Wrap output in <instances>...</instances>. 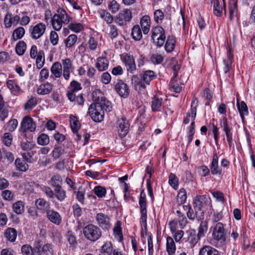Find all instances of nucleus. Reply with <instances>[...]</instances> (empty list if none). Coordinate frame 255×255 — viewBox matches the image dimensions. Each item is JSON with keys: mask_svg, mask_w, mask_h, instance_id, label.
I'll return each instance as SVG.
<instances>
[{"mask_svg": "<svg viewBox=\"0 0 255 255\" xmlns=\"http://www.w3.org/2000/svg\"><path fill=\"white\" fill-rule=\"evenodd\" d=\"M102 95L100 91H95L93 93V99L95 103L91 105L89 108V114L92 119L95 122H101L104 120V111L110 112L112 110L111 103L105 97L97 98V94Z\"/></svg>", "mask_w": 255, "mask_h": 255, "instance_id": "obj_1", "label": "nucleus"}, {"mask_svg": "<svg viewBox=\"0 0 255 255\" xmlns=\"http://www.w3.org/2000/svg\"><path fill=\"white\" fill-rule=\"evenodd\" d=\"M214 242L217 247H222L226 245L227 241L226 234L223 224L221 223H218L214 228L213 231Z\"/></svg>", "mask_w": 255, "mask_h": 255, "instance_id": "obj_2", "label": "nucleus"}, {"mask_svg": "<svg viewBox=\"0 0 255 255\" xmlns=\"http://www.w3.org/2000/svg\"><path fill=\"white\" fill-rule=\"evenodd\" d=\"M210 198L206 195H198L196 197L193 202V208L197 215L199 212V218L200 219L203 218L204 210L207 204L209 202Z\"/></svg>", "mask_w": 255, "mask_h": 255, "instance_id": "obj_3", "label": "nucleus"}, {"mask_svg": "<svg viewBox=\"0 0 255 255\" xmlns=\"http://www.w3.org/2000/svg\"><path fill=\"white\" fill-rule=\"evenodd\" d=\"M83 233L88 240L93 242L97 241L101 236L100 228L93 224L86 226L83 229Z\"/></svg>", "mask_w": 255, "mask_h": 255, "instance_id": "obj_4", "label": "nucleus"}, {"mask_svg": "<svg viewBox=\"0 0 255 255\" xmlns=\"http://www.w3.org/2000/svg\"><path fill=\"white\" fill-rule=\"evenodd\" d=\"M151 37L157 46H162L166 37L164 29L160 26H156L152 30Z\"/></svg>", "mask_w": 255, "mask_h": 255, "instance_id": "obj_5", "label": "nucleus"}, {"mask_svg": "<svg viewBox=\"0 0 255 255\" xmlns=\"http://www.w3.org/2000/svg\"><path fill=\"white\" fill-rule=\"evenodd\" d=\"M131 18V10L128 9H124L116 16L115 21L119 25H124L129 22Z\"/></svg>", "mask_w": 255, "mask_h": 255, "instance_id": "obj_6", "label": "nucleus"}, {"mask_svg": "<svg viewBox=\"0 0 255 255\" xmlns=\"http://www.w3.org/2000/svg\"><path fill=\"white\" fill-rule=\"evenodd\" d=\"M45 30L46 26L42 23H39L35 26H31L29 27L31 36L34 39L41 37L44 33Z\"/></svg>", "mask_w": 255, "mask_h": 255, "instance_id": "obj_7", "label": "nucleus"}, {"mask_svg": "<svg viewBox=\"0 0 255 255\" xmlns=\"http://www.w3.org/2000/svg\"><path fill=\"white\" fill-rule=\"evenodd\" d=\"M115 89L118 94L123 98H127L129 93V89L128 85L122 80H119L115 84Z\"/></svg>", "mask_w": 255, "mask_h": 255, "instance_id": "obj_8", "label": "nucleus"}, {"mask_svg": "<svg viewBox=\"0 0 255 255\" xmlns=\"http://www.w3.org/2000/svg\"><path fill=\"white\" fill-rule=\"evenodd\" d=\"M179 69L178 65L175 66L173 68V77L171 79L169 84L170 90L175 93H180L182 90V86L178 82L176 77L178 75V70Z\"/></svg>", "mask_w": 255, "mask_h": 255, "instance_id": "obj_9", "label": "nucleus"}, {"mask_svg": "<svg viewBox=\"0 0 255 255\" xmlns=\"http://www.w3.org/2000/svg\"><path fill=\"white\" fill-rule=\"evenodd\" d=\"M118 132L121 137L125 136L129 130V125L125 118L119 119L117 122Z\"/></svg>", "mask_w": 255, "mask_h": 255, "instance_id": "obj_10", "label": "nucleus"}, {"mask_svg": "<svg viewBox=\"0 0 255 255\" xmlns=\"http://www.w3.org/2000/svg\"><path fill=\"white\" fill-rule=\"evenodd\" d=\"M35 128L36 125L32 118L29 117H26L23 119L21 124L20 130L21 131L25 132L27 130H29L30 131H33L35 130Z\"/></svg>", "mask_w": 255, "mask_h": 255, "instance_id": "obj_11", "label": "nucleus"}, {"mask_svg": "<svg viewBox=\"0 0 255 255\" xmlns=\"http://www.w3.org/2000/svg\"><path fill=\"white\" fill-rule=\"evenodd\" d=\"M122 60L127 67L128 71L133 73L135 70V65L133 57L128 54L124 55Z\"/></svg>", "mask_w": 255, "mask_h": 255, "instance_id": "obj_12", "label": "nucleus"}, {"mask_svg": "<svg viewBox=\"0 0 255 255\" xmlns=\"http://www.w3.org/2000/svg\"><path fill=\"white\" fill-rule=\"evenodd\" d=\"M46 215L48 220L53 224L59 225L61 223L62 218L58 212L49 209L46 211Z\"/></svg>", "mask_w": 255, "mask_h": 255, "instance_id": "obj_13", "label": "nucleus"}, {"mask_svg": "<svg viewBox=\"0 0 255 255\" xmlns=\"http://www.w3.org/2000/svg\"><path fill=\"white\" fill-rule=\"evenodd\" d=\"M96 220L99 226L103 228L108 229L110 227V219L107 215L103 213L97 214Z\"/></svg>", "mask_w": 255, "mask_h": 255, "instance_id": "obj_14", "label": "nucleus"}, {"mask_svg": "<svg viewBox=\"0 0 255 255\" xmlns=\"http://www.w3.org/2000/svg\"><path fill=\"white\" fill-rule=\"evenodd\" d=\"M195 101H196V104H197V100L196 99H193V100L192 102L191 103V111L190 113L187 114L186 118L184 119L183 123L185 124H187L189 123L190 121V117H191L192 121H194L196 115V107L197 105H196L195 106L194 105H195Z\"/></svg>", "mask_w": 255, "mask_h": 255, "instance_id": "obj_15", "label": "nucleus"}, {"mask_svg": "<svg viewBox=\"0 0 255 255\" xmlns=\"http://www.w3.org/2000/svg\"><path fill=\"white\" fill-rule=\"evenodd\" d=\"M150 18L148 15H144L140 19V25L144 34H146L149 31Z\"/></svg>", "mask_w": 255, "mask_h": 255, "instance_id": "obj_16", "label": "nucleus"}, {"mask_svg": "<svg viewBox=\"0 0 255 255\" xmlns=\"http://www.w3.org/2000/svg\"><path fill=\"white\" fill-rule=\"evenodd\" d=\"M218 157L216 152H214L213 158L211 163V171L213 174H221V170L218 166Z\"/></svg>", "mask_w": 255, "mask_h": 255, "instance_id": "obj_17", "label": "nucleus"}, {"mask_svg": "<svg viewBox=\"0 0 255 255\" xmlns=\"http://www.w3.org/2000/svg\"><path fill=\"white\" fill-rule=\"evenodd\" d=\"M62 64L59 62L54 63L51 67V72L56 78H59L62 75Z\"/></svg>", "mask_w": 255, "mask_h": 255, "instance_id": "obj_18", "label": "nucleus"}, {"mask_svg": "<svg viewBox=\"0 0 255 255\" xmlns=\"http://www.w3.org/2000/svg\"><path fill=\"white\" fill-rule=\"evenodd\" d=\"M4 234L8 241L13 242L15 241L17 237V231L14 228H8L5 231Z\"/></svg>", "mask_w": 255, "mask_h": 255, "instance_id": "obj_19", "label": "nucleus"}, {"mask_svg": "<svg viewBox=\"0 0 255 255\" xmlns=\"http://www.w3.org/2000/svg\"><path fill=\"white\" fill-rule=\"evenodd\" d=\"M109 65L108 60L105 57H99L97 59L96 66L100 71L106 70Z\"/></svg>", "mask_w": 255, "mask_h": 255, "instance_id": "obj_20", "label": "nucleus"}, {"mask_svg": "<svg viewBox=\"0 0 255 255\" xmlns=\"http://www.w3.org/2000/svg\"><path fill=\"white\" fill-rule=\"evenodd\" d=\"M52 90V85L47 83L44 84H41L38 88L37 92L39 95H46L50 93Z\"/></svg>", "mask_w": 255, "mask_h": 255, "instance_id": "obj_21", "label": "nucleus"}, {"mask_svg": "<svg viewBox=\"0 0 255 255\" xmlns=\"http://www.w3.org/2000/svg\"><path fill=\"white\" fill-rule=\"evenodd\" d=\"M36 208L40 210H46L49 209L50 204L43 198H39L35 201Z\"/></svg>", "mask_w": 255, "mask_h": 255, "instance_id": "obj_22", "label": "nucleus"}, {"mask_svg": "<svg viewBox=\"0 0 255 255\" xmlns=\"http://www.w3.org/2000/svg\"><path fill=\"white\" fill-rule=\"evenodd\" d=\"M166 250L169 255H173L175 252V244L171 237L166 238Z\"/></svg>", "mask_w": 255, "mask_h": 255, "instance_id": "obj_23", "label": "nucleus"}, {"mask_svg": "<svg viewBox=\"0 0 255 255\" xmlns=\"http://www.w3.org/2000/svg\"><path fill=\"white\" fill-rule=\"evenodd\" d=\"M199 255H218V252L210 246H205L199 252Z\"/></svg>", "mask_w": 255, "mask_h": 255, "instance_id": "obj_24", "label": "nucleus"}, {"mask_svg": "<svg viewBox=\"0 0 255 255\" xmlns=\"http://www.w3.org/2000/svg\"><path fill=\"white\" fill-rule=\"evenodd\" d=\"M57 14L61 19L60 20L64 24L68 23L71 19V17L67 14L66 11L63 9L59 8L57 11Z\"/></svg>", "mask_w": 255, "mask_h": 255, "instance_id": "obj_25", "label": "nucleus"}, {"mask_svg": "<svg viewBox=\"0 0 255 255\" xmlns=\"http://www.w3.org/2000/svg\"><path fill=\"white\" fill-rule=\"evenodd\" d=\"M15 165L17 169L22 172L26 171L28 168V164L22 159L17 158L15 161Z\"/></svg>", "mask_w": 255, "mask_h": 255, "instance_id": "obj_26", "label": "nucleus"}, {"mask_svg": "<svg viewBox=\"0 0 255 255\" xmlns=\"http://www.w3.org/2000/svg\"><path fill=\"white\" fill-rule=\"evenodd\" d=\"M237 106L242 121H244V116L248 114V107L244 101H242L240 103H238Z\"/></svg>", "mask_w": 255, "mask_h": 255, "instance_id": "obj_27", "label": "nucleus"}, {"mask_svg": "<svg viewBox=\"0 0 255 255\" xmlns=\"http://www.w3.org/2000/svg\"><path fill=\"white\" fill-rule=\"evenodd\" d=\"M25 33V29L22 27H18L13 32L12 37L13 40L15 41L21 39Z\"/></svg>", "mask_w": 255, "mask_h": 255, "instance_id": "obj_28", "label": "nucleus"}, {"mask_svg": "<svg viewBox=\"0 0 255 255\" xmlns=\"http://www.w3.org/2000/svg\"><path fill=\"white\" fill-rule=\"evenodd\" d=\"M232 5L230 3V19L233 20L237 16V3L236 0H232Z\"/></svg>", "mask_w": 255, "mask_h": 255, "instance_id": "obj_29", "label": "nucleus"}, {"mask_svg": "<svg viewBox=\"0 0 255 255\" xmlns=\"http://www.w3.org/2000/svg\"><path fill=\"white\" fill-rule=\"evenodd\" d=\"M154 77V73L152 71H146L142 75L141 80L146 85H149L150 82Z\"/></svg>", "mask_w": 255, "mask_h": 255, "instance_id": "obj_30", "label": "nucleus"}, {"mask_svg": "<svg viewBox=\"0 0 255 255\" xmlns=\"http://www.w3.org/2000/svg\"><path fill=\"white\" fill-rule=\"evenodd\" d=\"M61 19L58 15L57 13L54 14L53 18L52 19V24L53 28L56 30H59L62 26V22L60 20Z\"/></svg>", "mask_w": 255, "mask_h": 255, "instance_id": "obj_31", "label": "nucleus"}, {"mask_svg": "<svg viewBox=\"0 0 255 255\" xmlns=\"http://www.w3.org/2000/svg\"><path fill=\"white\" fill-rule=\"evenodd\" d=\"M213 4L214 13L217 16H220L222 15L223 7L220 5V2L218 0H213L212 1Z\"/></svg>", "mask_w": 255, "mask_h": 255, "instance_id": "obj_32", "label": "nucleus"}, {"mask_svg": "<svg viewBox=\"0 0 255 255\" xmlns=\"http://www.w3.org/2000/svg\"><path fill=\"white\" fill-rule=\"evenodd\" d=\"M54 195L56 198L60 201H63L66 197V192L65 190L62 189L61 186L55 188L54 189Z\"/></svg>", "mask_w": 255, "mask_h": 255, "instance_id": "obj_33", "label": "nucleus"}, {"mask_svg": "<svg viewBox=\"0 0 255 255\" xmlns=\"http://www.w3.org/2000/svg\"><path fill=\"white\" fill-rule=\"evenodd\" d=\"M70 126L73 132L76 133L78 132L80 125L76 117L73 116H70Z\"/></svg>", "mask_w": 255, "mask_h": 255, "instance_id": "obj_34", "label": "nucleus"}, {"mask_svg": "<svg viewBox=\"0 0 255 255\" xmlns=\"http://www.w3.org/2000/svg\"><path fill=\"white\" fill-rule=\"evenodd\" d=\"M175 46V40L172 36L167 37L165 45V49L167 52H171Z\"/></svg>", "mask_w": 255, "mask_h": 255, "instance_id": "obj_35", "label": "nucleus"}, {"mask_svg": "<svg viewBox=\"0 0 255 255\" xmlns=\"http://www.w3.org/2000/svg\"><path fill=\"white\" fill-rule=\"evenodd\" d=\"M45 58L44 53L43 50H39L38 55L36 56V65L38 69L41 68L44 63Z\"/></svg>", "mask_w": 255, "mask_h": 255, "instance_id": "obj_36", "label": "nucleus"}, {"mask_svg": "<svg viewBox=\"0 0 255 255\" xmlns=\"http://www.w3.org/2000/svg\"><path fill=\"white\" fill-rule=\"evenodd\" d=\"M131 34L133 38L135 40H139L142 37V33L138 25H134L132 29Z\"/></svg>", "mask_w": 255, "mask_h": 255, "instance_id": "obj_37", "label": "nucleus"}, {"mask_svg": "<svg viewBox=\"0 0 255 255\" xmlns=\"http://www.w3.org/2000/svg\"><path fill=\"white\" fill-rule=\"evenodd\" d=\"M188 232L190 235L188 239L189 242L191 246H194L198 243L201 237L198 236V235L196 236L194 230H190Z\"/></svg>", "mask_w": 255, "mask_h": 255, "instance_id": "obj_38", "label": "nucleus"}, {"mask_svg": "<svg viewBox=\"0 0 255 255\" xmlns=\"http://www.w3.org/2000/svg\"><path fill=\"white\" fill-rule=\"evenodd\" d=\"M62 183V179L61 177V176H60L59 175H54L53 176L50 181V184L55 187V188H57V187H59V186H61V185Z\"/></svg>", "mask_w": 255, "mask_h": 255, "instance_id": "obj_39", "label": "nucleus"}, {"mask_svg": "<svg viewBox=\"0 0 255 255\" xmlns=\"http://www.w3.org/2000/svg\"><path fill=\"white\" fill-rule=\"evenodd\" d=\"M233 55L231 53L230 51L228 52L227 59L224 60L225 65L224 72L225 73L229 72L230 70L231 65L232 63V58Z\"/></svg>", "mask_w": 255, "mask_h": 255, "instance_id": "obj_40", "label": "nucleus"}, {"mask_svg": "<svg viewBox=\"0 0 255 255\" xmlns=\"http://www.w3.org/2000/svg\"><path fill=\"white\" fill-rule=\"evenodd\" d=\"M26 48V43L23 41H20L16 45L15 51L19 55H22Z\"/></svg>", "mask_w": 255, "mask_h": 255, "instance_id": "obj_41", "label": "nucleus"}, {"mask_svg": "<svg viewBox=\"0 0 255 255\" xmlns=\"http://www.w3.org/2000/svg\"><path fill=\"white\" fill-rule=\"evenodd\" d=\"M121 223L120 222L118 221L115 225L114 228V234L119 241H121L123 238V235L122 233V229L121 227Z\"/></svg>", "mask_w": 255, "mask_h": 255, "instance_id": "obj_42", "label": "nucleus"}, {"mask_svg": "<svg viewBox=\"0 0 255 255\" xmlns=\"http://www.w3.org/2000/svg\"><path fill=\"white\" fill-rule=\"evenodd\" d=\"M114 250L110 242L106 243L102 247V255H111Z\"/></svg>", "mask_w": 255, "mask_h": 255, "instance_id": "obj_43", "label": "nucleus"}, {"mask_svg": "<svg viewBox=\"0 0 255 255\" xmlns=\"http://www.w3.org/2000/svg\"><path fill=\"white\" fill-rule=\"evenodd\" d=\"M162 105V99H158L156 97L153 98L152 101V109L154 111H158L159 110Z\"/></svg>", "mask_w": 255, "mask_h": 255, "instance_id": "obj_44", "label": "nucleus"}, {"mask_svg": "<svg viewBox=\"0 0 255 255\" xmlns=\"http://www.w3.org/2000/svg\"><path fill=\"white\" fill-rule=\"evenodd\" d=\"M63 70H73L74 68L71 60L69 58L62 60Z\"/></svg>", "mask_w": 255, "mask_h": 255, "instance_id": "obj_45", "label": "nucleus"}, {"mask_svg": "<svg viewBox=\"0 0 255 255\" xmlns=\"http://www.w3.org/2000/svg\"><path fill=\"white\" fill-rule=\"evenodd\" d=\"M68 241L70 245V248L74 250L77 245V241L75 237L72 234V232L69 231L67 235Z\"/></svg>", "mask_w": 255, "mask_h": 255, "instance_id": "obj_46", "label": "nucleus"}, {"mask_svg": "<svg viewBox=\"0 0 255 255\" xmlns=\"http://www.w3.org/2000/svg\"><path fill=\"white\" fill-rule=\"evenodd\" d=\"M77 40V36L75 34L70 35L66 40V46L70 48L72 47Z\"/></svg>", "mask_w": 255, "mask_h": 255, "instance_id": "obj_47", "label": "nucleus"}, {"mask_svg": "<svg viewBox=\"0 0 255 255\" xmlns=\"http://www.w3.org/2000/svg\"><path fill=\"white\" fill-rule=\"evenodd\" d=\"M186 190L184 188L180 189L177 195L178 202L180 204H183L186 201Z\"/></svg>", "mask_w": 255, "mask_h": 255, "instance_id": "obj_48", "label": "nucleus"}, {"mask_svg": "<svg viewBox=\"0 0 255 255\" xmlns=\"http://www.w3.org/2000/svg\"><path fill=\"white\" fill-rule=\"evenodd\" d=\"M12 208L14 212L17 214H21L24 210V206L22 202L21 201H17L14 203L12 205Z\"/></svg>", "mask_w": 255, "mask_h": 255, "instance_id": "obj_49", "label": "nucleus"}, {"mask_svg": "<svg viewBox=\"0 0 255 255\" xmlns=\"http://www.w3.org/2000/svg\"><path fill=\"white\" fill-rule=\"evenodd\" d=\"M108 7L112 13H116L120 9V5L115 0H112L109 1Z\"/></svg>", "mask_w": 255, "mask_h": 255, "instance_id": "obj_50", "label": "nucleus"}, {"mask_svg": "<svg viewBox=\"0 0 255 255\" xmlns=\"http://www.w3.org/2000/svg\"><path fill=\"white\" fill-rule=\"evenodd\" d=\"M169 183L174 189H177L178 185V179L175 174L173 173L170 174Z\"/></svg>", "mask_w": 255, "mask_h": 255, "instance_id": "obj_51", "label": "nucleus"}, {"mask_svg": "<svg viewBox=\"0 0 255 255\" xmlns=\"http://www.w3.org/2000/svg\"><path fill=\"white\" fill-rule=\"evenodd\" d=\"M37 142L40 145H47L49 142V136L46 134L42 133L38 137Z\"/></svg>", "mask_w": 255, "mask_h": 255, "instance_id": "obj_52", "label": "nucleus"}, {"mask_svg": "<svg viewBox=\"0 0 255 255\" xmlns=\"http://www.w3.org/2000/svg\"><path fill=\"white\" fill-rule=\"evenodd\" d=\"M222 127L223 128V130L225 132L226 137L232 135V132H231V129L228 125L227 120L226 119H223V122L222 123Z\"/></svg>", "mask_w": 255, "mask_h": 255, "instance_id": "obj_53", "label": "nucleus"}, {"mask_svg": "<svg viewBox=\"0 0 255 255\" xmlns=\"http://www.w3.org/2000/svg\"><path fill=\"white\" fill-rule=\"evenodd\" d=\"M94 192L98 197L102 198L105 196L106 193V190L101 186H97L94 188Z\"/></svg>", "mask_w": 255, "mask_h": 255, "instance_id": "obj_54", "label": "nucleus"}, {"mask_svg": "<svg viewBox=\"0 0 255 255\" xmlns=\"http://www.w3.org/2000/svg\"><path fill=\"white\" fill-rule=\"evenodd\" d=\"M100 16L108 23H111L113 20V16L109 12L106 10L101 11L100 12Z\"/></svg>", "mask_w": 255, "mask_h": 255, "instance_id": "obj_55", "label": "nucleus"}, {"mask_svg": "<svg viewBox=\"0 0 255 255\" xmlns=\"http://www.w3.org/2000/svg\"><path fill=\"white\" fill-rule=\"evenodd\" d=\"M164 17V14L160 9H157L154 12V19L157 23H160Z\"/></svg>", "mask_w": 255, "mask_h": 255, "instance_id": "obj_56", "label": "nucleus"}, {"mask_svg": "<svg viewBox=\"0 0 255 255\" xmlns=\"http://www.w3.org/2000/svg\"><path fill=\"white\" fill-rule=\"evenodd\" d=\"M183 207L188 209V211L187 213V216L189 219L194 220L195 218V217H196L197 218L198 220H201L199 218V212L196 215V212H195L194 213L192 209H191V207L189 206H184Z\"/></svg>", "mask_w": 255, "mask_h": 255, "instance_id": "obj_57", "label": "nucleus"}, {"mask_svg": "<svg viewBox=\"0 0 255 255\" xmlns=\"http://www.w3.org/2000/svg\"><path fill=\"white\" fill-rule=\"evenodd\" d=\"M68 28L75 32H80L83 28V25L80 23H71Z\"/></svg>", "mask_w": 255, "mask_h": 255, "instance_id": "obj_58", "label": "nucleus"}, {"mask_svg": "<svg viewBox=\"0 0 255 255\" xmlns=\"http://www.w3.org/2000/svg\"><path fill=\"white\" fill-rule=\"evenodd\" d=\"M1 196L5 200L11 201L13 198L14 194L10 190H5L2 192Z\"/></svg>", "mask_w": 255, "mask_h": 255, "instance_id": "obj_59", "label": "nucleus"}, {"mask_svg": "<svg viewBox=\"0 0 255 255\" xmlns=\"http://www.w3.org/2000/svg\"><path fill=\"white\" fill-rule=\"evenodd\" d=\"M12 19L11 13L9 12L7 13L4 18V24L6 28H9L13 24Z\"/></svg>", "mask_w": 255, "mask_h": 255, "instance_id": "obj_60", "label": "nucleus"}, {"mask_svg": "<svg viewBox=\"0 0 255 255\" xmlns=\"http://www.w3.org/2000/svg\"><path fill=\"white\" fill-rule=\"evenodd\" d=\"M163 57L160 54H155L151 56L150 60L154 64H159L162 62Z\"/></svg>", "mask_w": 255, "mask_h": 255, "instance_id": "obj_61", "label": "nucleus"}, {"mask_svg": "<svg viewBox=\"0 0 255 255\" xmlns=\"http://www.w3.org/2000/svg\"><path fill=\"white\" fill-rule=\"evenodd\" d=\"M37 104V99L35 97H31L25 104V109L26 110L31 109Z\"/></svg>", "mask_w": 255, "mask_h": 255, "instance_id": "obj_62", "label": "nucleus"}, {"mask_svg": "<svg viewBox=\"0 0 255 255\" xmlns=\"http://www.w3.org/2000/svg\"><path fill=\"white\" fill-rule=\"evenodd\" d=\"M207 230V223L206 221H203L201 223L198 231V236L202 237Z\"/></svg>", "mask_w": 255, "mask_h": 255, "instance_id": "obj_63", "label": "nucleus"}, {"mask_svg": "<svg viewBox=\"0 0 255 255\" xmlns=\"http://www.w3.org/2000/svg\"><path fill=\"white\" fill-rule=\"evenodd\" d=\"M18 125V122L15 119H13L9 121L7 128L8 130L10 131H14Z\"/></svg>", "mask_w": 255, "mask_h": 255, "instance_id": "obj_64", "label": "nucleus"}]
</instances>
